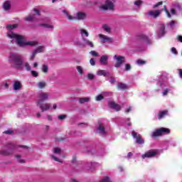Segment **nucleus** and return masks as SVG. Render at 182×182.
Wrapping results in <instances>:
<instances>
[{"label": "nucleus", "instance_id": "6e6d98bb", "mask_svg": "<svg viewBox=\"0 0 182 182\" xmlns=\"http://www.w3.org/2000/svg\"><path fill=\"white\" fill-rule=\"evenodd\" d=\"M115 82H116V79L114 78H111L109 80V82H111L112 85L114 84Z\"/></svg>", "mask_w": 182, "mask_h": 182}, {"label": "nucleus", "instance_id": "0eeeda50", "mask_svg": "<svg viewBox=\"0 0 182 182\" xmlns=\"http://www.w3.org/2000/svg\"><path fill=\"white\" fill-rule=\"evenodd\" d=\"M114 60L115 61V68H120L126 62V58L124 56L115 55H114Z\"/></svg>", "mask_w": 182, "mask_h": 182}, {"label": "nucleus", "instance_id": "e433bc0d", "mask_svg": "<svg viewBox=\"0 0 182 182\" xmlns=\"http://www.w3.org/2000/svg\"><path fill=\"white\" fill-rule=\"evenodd\" d=\"M160 6H163V1H159L153 6L154 9H159Z\"/></svg>", "mask_w": 182, "mask_h": 182}, {"label": "nucleus", "instance_id": "9b49d317", "mask_svg": "<svg viewBox=\"0 0 182 182\" xmlns=\"http://www.w3.org/2000/svg\"><path fill=\"white\" fill-rule=\"evenodd\" d=\"M159 154V151L156 149H151L146 152L144 154L141 156L142 159H151V157H154V156Z\"/></svg>", "mask_w": 182, "mask_h": 182}, {"label": "nucleus", "instance_id": "6e6552de", "mask_svg": "<svg viewBox=\"0 0 182 182\" xmlns=\"http://www.w3.org/2000/svg\"><path fill=\"white\" fill-rule=\"evenodd\" d=\"M49 99V93L41 92L38 95L37 105H41L43 103L45 100Z\"/></svg>", "mask_w": 182, "mask_h": 182}, {"label": "nucleus", "instance_id": "69168bd1", "mask_svg": "<svg viewBox=\"0 0 182 182\" xmlns=\"http://www.w3.org/2000/svg\"><path fill=\"white\" fill-rule=\"evenodd\" d=\"M33 68H38V63H34L33 64Z\"/></svg>", "mask_w": 182, "mask_h": 182}, {"label": "nucleus", "instance_id": "09e8293b", "mask_svg": "<svg viewBox=\"0 0 182 182\" xmlns=\"http://www.w3.org/2000/svg\"><path fill=\"white\" fill-rule=\"evenodd\" d=\"M136 63H137L138 65H144V63H146V61H144V60H138L136 61Z\"/></svg>", "mask_w": 182, "mask_h": 182}, {"label": "nucleus", "instance_id": "aec40b11", "mask_svg": "<svg viewBox=\"0 0 182 182\" xmlns=\"http://www.w3.org/2000/svg\"><path fill=\"white\" fill-rule=\"evenodd\" d=\"M107 60H109V55H102L100 59V63L106 65H107Z\"/></svg>", "mask_w": 182, "mask_h": 182}, {"label": "nucleus", "instance_id": "20e7f679", "mask_svg": "<svg viewBox=\"0 0 182 182\" xmlns=\"http://www.w3.org/2000/svg\"><path fill=\"white\" fill-rule=\"evenodd\" d=\"M170 129L168 128L161 127L156 129L151 134V136L154 139L156 137H160V136H164V134H168Z\"/></svg>", "mask_w": 182, "mask_h": 182}, {"label": "nucleus", "instance_id": "1a4fd4ad", "mask_svg": "<svg viewBox=\"0 0 182 182\" xmlns=\"http://www.w3.org/2000/svg\"><path fill=\"white\" fill-rule=\"evenodd\" d=\"M132 136L134 139H136V144H144V139L141 138V134L134 131H132Z\"/></svg>", "mask_w": 182, "mask_h": 182}, {"label": "nucleus", "instance_id": "4c0bfd02", "mask_svg": "<svg viewBox=\"0 0 182 182\" xmlns=\"http://www.w3.org/2000/svg\"><path fill=\"white\" fill-rule=\"evenodd\" d=\"M31 75H33V77H38L39 76V73L35 70H31Z\"/></svg>", "mask_w": 182, "mask_h": 182}, {"label": "nucleus", "instance_id": "0e129e2a", "mask_svg": "<svg viewBox=\"0 0 182 182\" xmlns=\"http://www.w3.org/2000/svg\"><path fill=\"white\" fill-rule=\"evenodd\" d=\"M178 41H179V42H182V36H179L178 37Z\"/></svg>", "mask_w": 182, "mask_h": 182}, {"label": "nucleus", "instance_id": "72a5a7b5", "mask_svg": "<svg viewBox=\"0 0 182 182\" xmlns=\"http://www.w3.org/2000/svg\"><path fill=\"white\" fill-rule=\"evenodd\" d=\"M76 69H77L79 75H83V73H84L83 67H82L80 65H77L76 67Z\"/></svg>", "mask_w": 182, "mask_h": 182}, {"label": "nucleus", "instance_id": "de8ad7c7", "mask_svg": "<svg viewBox=\"0 0 182 182\" xmlns=\"http://www.w3.org/2000/svg\"><path fill=\"white\" fill-rule=\"evenodd\" d=\"M90 63L91 66H95V65H96V61L93 58H91L90 60Z\"/></svg>", "mask_w": 182, "mask_h": 182}, {"label": "nucleus", "instance_id": "6ab92c4d", "mask_svg": "<svg viewBox=\"0 0 182 182\" xmlns=\"http://www.w3.org/2000/svg\"><path fill=\"white\" fill-rule=\"evenodd\" d=\"M22 87V82L21 81H14V85H13V89L14 90H21Z\"/></svg>", "mask_w": 182, "mask_h": 182}, {"label": "nucleus", "instance_id": "f03ea898", "mask_svg": "<svg viewBox=\"0 0 182 182\" xmlns=\"http://www.w3.org/2000/svg\"><path fill=\"white\" fill-rule=\"evenodd\" d=\"M9 62L11 63L12 68H15V69H22V68H25L27 72H31L32 70V67H31V64L28 62H24L22 59V55L10 53L9 56Z\"/></svg>", "mask_w": 182, "mask_h": 182}, {"label": "nucleus", "instance_id": "cd10ccee", "mask_svg": "<svg viewBox=\"0 0 182 182\" xmlns=\"http://www.w3.org/2000/svg\"><path fill=\"white\" fill-rule=\"evenodd\" d=\"M15 157L17 159L18 163H21V164L26 163L25 159H22V156H21V155H15Z\"/></svg>", "mask_w": 182, "mask_h": 182}, {"label": "nucleus", "instance_id": "412c9836", "mask_svg": "<svg viewBox=\"0 0 182 182\" xmlns=\"http://www.w3.org/2000/svg\"><path fill=\"white\" fill-rule=\"evenodd\" d=\"M25 21H27L28 22H35V21H36V15L30 14L25 18Z\"/></svg>", "mask_w": 182, "mask_h": 182}, {"label": "nucleus", "instance_id": "5701e85b", "mask_svg": "<svg viewBox=\"0 0 182 182\" xmlns=\"http://www.w3.org/2000/svg\"><path fill=\"white\" fill-rule=\"evenodd\" d=\"M3 9L6 11H9V9H11V1H5L3 4Z\"/></svg>", "mask_w": 182, "mask_h": 182}, {"label": "nucleus", "instance_id": "ddd939ff", "mask_svg": "<svg viewBox=\"0 0 182 182\" xmlns=\"http://www.w3.org/2000/svg\"><path fill=\"white\" fill-rule=\"evenodd\" d=\"M99 38L101 39L102 43H106V42L112 43L113 42V38L103 34H99Z\"/></svg>", "mask_w": 182, "mask_h": 182}, {"label": "nucleus", "instance_id": "393cba45", "mask_svg": "<svg viewBox=\"0 0 182 182\" xmlns=\"http://www.w3.org/2000/svg\"><path fill=\"white\" fill-rule=\"evenodd\" d=\"M164 26L162 25L160 27L159 31L158 33V36L159 38H161L162 36H164V34L166 33V32L164 31Z\"/></svg>", "mask_w": 182, "mask_h": 182}, {"label": "nucleus", "instance_id": "bf43d9fd", "mask_svg": "<svg viewBox=\"0 0 182 182\" xmlns=\"http://www.w3.org/2000/svg\"><path fill=\"white\" fill-rule=\"evenodd\" d=\"M171 14L172 15H174V14H176V10H174V9H171Z\"/></svg>", "mask_w": 182, "mask_h": 182}, {"label": "nucleus", "instance_id": "f704fd0d", "mask_svg": "<svg viewBox=\"0 0 182 182\" xmlns=\"http://www.w3.org/2000/svg\"><path fill=\"white\" fill-rule=\"evenodd\" d=\"M176 23H177V21H171V22H169V23H168V27L171 28V29H173L174 26H176Z\"/></svg>", "mask_w": 182, "mask_h": 182}, {"label": "nucleus", "instance_id": "49530a36", "mask_svg": "<svg viewBox=\"0 0 182 182\" xmlns=\"http://www.w3.org/2000/svg\"><path fill=\"white\" fill-rule=\"evenodd\" d=\"M132 69V65L130 64H125V70L129 71Z\"/></svg>", "mask_w": 182, "mask_h": 182}, {"label": "nucleus", "instance_id": "8fccbe9b", "mask_svg": "<svg viewBox=\"0 0 182 182\" xmlns=\"http://www.w3.org/2000/svg\"><path fill=\"white\" fill-rule=\"evenodd\" d=\"M58 119L59 120H64V119L66 117V115L62 114V115H58Z\"/></svg>", "mask_w": 182, "mask_h": 182}, {"label": "nucleus", "instance_id": "4be33fe9", "mask_svg": "<svg viewBox=\"0 0 182 182\" xmlns=\"http://www.w3.org/2000/svg\"><path fill=\"white\" fill-rule=\"evenodd\" d=\"M12 153H14V150L12 149L0 151L1 156H10Z\"/></svg>", "mask_w": 182, "mask_h": 182}, {"label": "nucleus", "instance_id": "e2e57ef3", "mask_svg": "<svg viewBox=\"0 0 182 182\" xmlns=\"http://www.w3.org/2000/svg\"><path fill=\"white\" fill-rule=\"evenodd\" d=\"M34 12L36 14V15H39V10L34 9Z\"/></svg>", "mask_w": 182, "mask_h": 182}, {"label": "nucleus", "instance_id": "338daca9", "mask_svg": "<svg viewBox=\"0 0 182 182\" xmlns=\"http://www.w3.org/2000/svg\"><path fill=\"white\" fill-rule=\"evenodd\" d=\"M57 107L58 106L56 105V104H53V109H56Z\"/></svg>", "mask_w": 182, "mask_h": 182}, {"label": "nucleus", "instance_id": "2eb2a0df", "mask_svg": "<svg viewBox=\"0 0 182 182\" xmlns=\"http://www.w3.org/2000/svg\"><path fill=\"white\" fill-rule=\"evenodd\" d=\"M108 106L109 107H110L111 109H113L114 110H116L117 112H119V110L122 109V107L120 105H119L118 104H116V102L113 101L109 102Z\"/></svg>", "mask_w": 182, "mask_h": 182}, {"label": "nucleus", "instance_id": "a211bd4d", "mask_svg": "<svg viewBox=\"0 0 182 182\" xmlns=\"http://www.w3.org/2000/svg\"><path fill=\"white\" fill-rule=\"evenodd\" d=\"M97 132L100 134H106L109 130L105 128V125L103 124H101L97 128Z\"/></svg>", "mask_w": 182, "mask_h": 182}, {"label": "nucleus", "instance_id": "473e14b6", "mask_svg": "<svg viewBox=\"0 0 182 182\" xmlns=\"http://www.w3.org/2000/svg\"><path fill=\"white\" fill-rule=\"evenodd\" d=\"M41 26H43L46 29H53L54 28L53 25L48 23L41 24Z\"/></svg>", "mask_w": 182, "mask_h": 182}, {"label": "nucleus", "instance_id": "f3484780", "mask_svg": "<svg viewBox=\"0 0 182 182\" xmlns=\"http://www.w3.org/2000/svg\"><path fill=\"white\" fill-rule=\"evenodd\" d=\"M82 45H83V48H85V46H90V48L94 47L93 42L85 38H82Z\"/></svg>", "mask_w": 182, "mask_h": 182}, {"label": "nucleus", "instance_id": "4d7b16f0", "mask_svg": "<svg viewBox=\"0 0 182 182\" xmlns=\"http://www.w3.org/2000/svg\"><path fill=\"white\" fill-rule=\"evenodd\" d=\"M129 112H132V107H129L125 110V113H129Z\"/></svg>", "mask_w": 182, "mask_h": 182}, {"label": "nucleus", "instance_id": "c9c22d12", "mask_svg": "<svg viewBox=\"0 0 182 182\" xmlns=\"http://www.w3.org/2000/svg\"><path fill=\"white\" fill-rule=\"evenodd\" d=\"M166 114H167V111H162L159 112L158 119H163V117H164V116H166Z\"/></svg>", "mask_w": 182, "mask_h": 182}, {"label": "nucleus", "instance_id": "bb28decb", "mask_svg": "<svg viewBox=\"0 0 182 182\" xmlns=\"http://www.w3.org/2000/svg\"><path fill=\"white\" fill-rule=\"evenodd\" d=\"M80 33L81 34L82 38H85V36L87 38V36H89V32L83 28L80 29Z\"/></svg>", "mask_w": 182, "mask_h": 182}, {"label": "nucleus", "instance_id": "ea45409f", "mask_svg": "<svg viewBox=\"0 0 182 182\" xmlns=\"http://www.w3.org/2000/svg\"><path fill=\"white\" fill-rule=\"evenodd\" d=\"M50 157L55 160V161H58V163H62V160H60L59 158L56 157L55 155H50Z\"/></svg>", "mask_w": 182, "mask_h": 182}, {"label": "nucleus", "instance_id": "7c9ffc66", "mask_svg": "<svg viewBox=\"0 0 182 182\" xmlns=\"http://www.w3.org/2000/svg\"><path fill=\"white\" fill-rule=\"evenodd\" d=\"M53 153L54 154H58V156H60V154H62V149H60V148H54L53 149Z\"/></svg>", "mask_w": 182, "mask_h": 182}, {"label": "nucleus", "instance_id": "680f3d73", "mask_svg": "<svg viewBox=\"0 0 182 182\" xmlns=\"http://www.w3.org/2000/svg\"><path fill=\"white\" fill-rule=\"evenodd\" d=\"M178 72H179V76H180V77H182V69H179V70H178Z\"/></svg>", "mask_w": 182, "mask_h": 182}, {"label": "nucleus", "instance_id": "a878e982", "mask_svg": "<svg viewBox=\"0 0 182 182\" xmlns=\"http://www.w3.org/2000/svg\"><path fill=\"white\" fill-rule=\"evenodd\" d=\"M37 87L38 89H45L46 87V82L41 81L37 83Z\"/></svg>", "mask_w": 182, "mask_h": 182}, {"label": "nucleus", "instance_id": "3c124183", "mask_svg": "<svg viewBox=\"0 0 182 182\" xmlns=\"http://www.w3.org/2000/svg\"><path fill=\"white\" fill-rule=\"evenodd\" d=\"M4 134H12V130L11 129H8L7 131H5Z\"/></svg>", "mask_w": 182, "mask_h": 182}, {"label": "nucleus", "instance_id": "4468645a", "mask_svg": "<svg viewBox=\"0 0 182 182\" xmlns=\"http://www.w3.org/2000/svg\"><path fill=\"white\" fill-rule=\"evenodd\" d=\"M37 106L41 108V112H46L50 109V104L41 102V104H37Z\"/></svg>", "mask_w": 182, "mask_h": 182}, {"label": "nucleus", "instance_id": "79ce46f5", "mask_svg": "<svg viewBox=\"0 0 182 182\" xmlns=\"http://www.w3.org/2000/svg\"><path fill=\"white\" fill-rule=\"evenodd\" d=\"M95 100L96 102H100V100H103V96L102 95H97Z\"/></svg>", "mask_w": 182, "mask_h": 182}, {"label": "nucleus", "instance_id": "052dcab7", "mask_svg": "<svg viewBox=\"0 0 182 182\" xmlns=\"http://www.w3.org/2000/svg\"><path fill=\"white\" fill-rule=\"evenodd\" d=\"M90 167H95V165L96 164V163L90 162Z\"/></svg>", "mask_w": 182, "mask_h": 182}, {"label": "nucleus", "instance_id": "c03bdc74", "mask_svg": "<svg viewBox=\"0 0 182 182\" xmlns=\"http://www.w3.org/2000/svg\"><path fill=\"white\" fill-rule=\"evenodd\" d=\"M90 55H92V56H99V53H97V52L95 51V50H92L90 52Z\"/></svg>", "mask_w": 182, "mask_h": 182}, {"label": "nucleus", "instance_id": "5fc2aeb1", "mask_svg": "<svg viewBox=\"0 0 182 182\" xmlns=\"http://www.w3.org/2000/svg\"><path fill=\"white\" fill-rule=\"evenodd\" d=\"M171 50L172 53L177 55V50L176 49V48H172Z\"/></svg>", "mask_w": 182, "mask_h": 182}, {"label": "nucleus", "instance_id": "c756f323", "mask_svg": "<svg viewBox=\"0 0 182 182\" xmlns=\"http://www.w3.org/2000/svg\"><path fill=\"white\" fill-rule=\"evenodd\" d=\"M97 75L98 76H107V73H106V70H100L97 71Z\"/></svg>", "mask_w": 182, "mask_h": 182}, {"label": "nucleus", "instance_id": "2f4dec72", "mask_svg": "<svg viewBox=\"0 0 182 182\" xmlns=\"http://www.w3.org/2000/svg\"><path fill=\"white\" fill-rule=\"evenodd\" d=\"M41 70L43 73H48V72H49V67L47 65H43Z\"/></svg>", "mask_w": 182, "mask_h": 182}, {"label": "nucleus", "instance_id": "58836bf2", "mask_svg": "<svg viewBox=\"0 0 182 182\" xmlns=\"http://www.w3.org/2000/svg\"><path fill=\"white\" fill-rule=\"evenodd\" d=\"M164 90L162 91V95L163 96H167L168 95V92H170V89L168 88H164L163 89Z\"/></svg>", "mask_w": 182, "mask_h": 182}, {"label": "nucleus", "instance_id": "7ed1b4c3", "mask_svg": "<svg viewBox=\"0 0 182 182\" xmlns=\"http://www.w3.org/2000/svg\"><path fill=\"white\" fill-rule=\"evenodd\" d=\"M163 11H165L168 18H171V14H170V12H168V10L166 9V6H162V8H161L160 9L150 10L149 11H148L147 15L151 18H159V16L161 15V12H163Z\"/></svg>", "mask_w": 182, "mask_h": 182}, {"label": "nucleus", "instance_id": "a18cd8bd", "mask_svg": "<svg viewBox=\"0 0 182 182\" xmlns=\"http://www.w3.org/2000/svg\"><path fill=\"white\" fill-rule=\"evenodd\" d=\"M103 28L106 32H110V27H109L107 25H105Z\"/></svg>", "mask_w": 182, "mask_h": 182}, {"label": "nucleus", "instance_id": "f8f14e48", "mask_svg": "<svg viewBox=\"0 0 182 182\" xmlns=\"http://www.w3.org/2000/svg\"><path fill=\"white\" fill-rule=\"evenodd\" d=\"M159 87L161 89H166L167 87H170V82H168V79L164 78L161 80L158 83Z\"/></svg>", "mask_w": 182, "mask_h": 182}, {"label": "nucleus", "instance_id": "a19ab883", "mask_svg": "<svg viewBox=\"0 0 182 182\" xmlns=\"http://www.w3.org/2000/svg\"><path fill=\"white\" fill-rule=\"evenodd\" d=\"M87 79H89L90 80H93V79H95V75H93L92 73H88Z\"/></svg>", "mask_w": 182, "mask_h": 182}, {"label": "nucleus", "instance_id": "864d4df0", "mask_svg": "<svg viewBox=\"0 0 182 182\" xmlns=\"http://www.w3.org/2000/svg\"><path fill=\"white\" fill-rule=\"evenodd\" d=\"M141 38L144 41H146V42L149 41V38L147 36L142 35Z\"/></svg>", "mask_w": 182, "mask_h": 182}, {"label": "nucleus", "instance_id": "423d86ee", "mask_svg": "<svg viewBox=\"0 0 182 182\" xmlns=\"http://www.w3.org/2000/svg\"><path fill=\"white\" fill-rule=\"evenodd\" d=\"M101 11H113L114 9V4L110 0L105 1L104 4L100 6Z\"/></svg>", "mask_w": 182, "mask_h": 182}, {"label": "nucleus", "instance_id": "603ef678", "mask_svg": "<svg viewBox=\"0 0 182 182\" xmlns=\"http://www.w3.org/2000/svg\"><path fill=\"white\" fill-rule=\"evenodd\" d=\"M46 119L47 120H48V122H52L53 120L52 115H47Z\"/></svg>", "mask_w": 182, "mask_h": 182}, {"label": "nucleus", "instance_id": "37998d69", "mask_svg": "<svg viewBox=\"0 0 182 182\" xmlns=\"http://www.w3.org/2000/svg\"><path fill=\"white\" fill-rule=\"evenodd\" d=\"M141 4H143V1H141V0H137L134 2V5H136V6H140Z\"/></svg>", "mask_w": 182, "mask_h": 182}, {"label": "nucleus", "instance_id": "b1692460", "mask_svg": "<svg viewBox=\"0 0 182 182\" xmlns=\"http://www.w3.org/2000/svg\"><path fill=\"white\" fill-rule=\"evenodd\" d=\"M117 89H119V90H126V89H127V85L123 82H119L117 85Z\"/></svg>", "mask_w": 182, "mask_h": 182}, {"label": "nucleus", "instance_id": "c85d7f7f", "mask_svg": "<svg viewBox=\"0 0 182 182\" xmlns=\"http://www.w3.org/2000/svg\"><path fill=\"white\" fill-rule=\"evenodd\" d=\"M87 102H90V97H84V98H80L79 102L82 105L83 103H87Z\"/></svg>", "mask_w": 182, "mask_h": 182}, {"label": "nucleus", "instance_id": "9d476101", "mask_svg": "<svg viewBox=\"0 0 182 182\" xmlns=\"http://www.w3.org/2000/svg\"><path fill=\"white\" fill-rule=\"evenodd\" d=\"M43 52H45V46H38L32 52L31 55L30 57V60H33V59H35V57L36 56V55H38V53H42Z\"/></svg>", "mask_w": 182, "mask_h": 182}, {"label": "nucleus", "instance_id": "dca6fc26", "mask_svg": "<svg viewBox=\"0 0 182 182\" xmlns=\"http://www.w3.org/2000/svg\"><path fill=\"white\" fill-rule=\"evenodd\" d=\"M73 43L75 45V46H78L79 48H83V43L82 41L80 40L79 38L75 37L72 39Z\"/></svg>", "mask_w": 182, "mask_h": 182}, {"label": "nucleus", "instance_id": "39448f33", "mask_svg": "<svg viewBox=\"0 0 182 182\" xmlns=\"http://www.w3.org/2000/svg\"><path fill=\"white\" fill-rule=\"evenodd\" d=\"M63 14H66L68 21H75V19H77L78 21H83L87 18L86 14L83 12H77V16L75 17L69 15V14H68V11H66L65 10H63Z\"/></svg>", "mask_w": 182, "mask_h": 182}, {"label": "nucleus", "instance_id": "774afa93", "mask_svg": "<svg viewBox=\"0 0 182 182\" xmlns=\"http://www.w3.org/2000/svg\"><path fill=\"white\" fill-rule=\"evenodd\" d=\"M36 117H41V113H39V112L37 113Z\"/></svg>", "mask_w": 182, "mask_h": 182}, {"label": "nucleus", "instance_id": "f257e3e1", "mask_svg": "<svg viewBox=\"0 0 182 182\" xmlns=\"http://www.w3.org/2000/svg\"><path fill=\"white\" fill-rule=\"evenodd\" d=\"M6 28L8 38L12 41H16L17 45L21 48H24V46H36L38 45L36 41H26L25 36L14 33L12 31L18 28V24L8 25Z\"/></svg>", "mask_w": 182, "mask_h": 182}, {"label": "nucleus", "instance_id": "13d9d810", "mask_svg": "<svg viewBox=\"0 0 182 182\" xmlns=\"http://www.w3.org/2000/svg\"><path fill=\"white\" fill-rule=\"evenodd\" d=\"M132 156H133V153H132V152H129L127 154L128 159H130V157H132Z\"/></svg>", "mask_w": 182, "mask_h": 182}]
</instances>
